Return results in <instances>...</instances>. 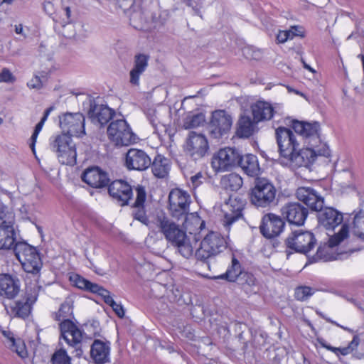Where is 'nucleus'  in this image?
I'll return each instance as SVG.
<instances>
[{
    "mask_svg": "<svg viewBox=\"0 0 364 364\" xmlns=\"http://www.w3.org/2000/svg\"><path fill=\"white\" fill-rule=\"evenodd\" d=\"M72 307L69 303L63 304L58 311L55 314V319L61 321L60 329L61 338L66 343L75 348V355L80 356L82 353L80 345L82 339V333L81 330L70 320L69 317L72 314Z\"/></svg>",
    "mask_w": 364,
    "mask_h": 364,
    "instance_id": "f257e3e1",
    "label": "nucleus"
},
{
    "mask_svg": "<svg viewBox=\"0 0 364 364\" xmlns=\"http://www.w3.org/2000/svg\"><path fill=\"white\" fill-rule=\"evenodd\" d=\"M348 235V227L343 225L341 230L329 239L328 244L321 245L314 256L315 261H331L336 259V256L333 252V248L340 244Z\"/></svg>",
    "mask_w": 364,
    "mask_h": 364,
    "instance_id": "ddd939ff",
    "label": "nucleus"
},
{
    "mask_svg": "<svg viewBox=\"0 0 364 364\" xmlns=\"http://www.w3.org/2000/svg\"><path fill=\"white\" fill-rule=\"evenodd\" d=\"M325 347L327 349H328L334 353H337L338 351L343 355H346L351 353V351L349 350L350 348H348V346L343 347V348H335V347H331V346H325Z\"/></svg>",
    "mask_w": 364,
    "mask_h": 364,
    "instance_id": "338daca9",
    "label": "nucleus"
},
{
    "mask_svg": "<svg viewBox=\"0 0 364 364\" xmlns=\"http://www.w3.org/2000/svg\"><path fill=\"white\" fill-rule=\"evenodd\" d=\"M53 364H71L70 358L63 349L57 350L52 356Z\"/></svg>",
    "mask_w": 364,
    "mask_h": 364,
    "instance_id": "3c124183",
    "label": "nucleus"
},
{
    "mask_svg": "<svg viewBox=\"0 0 364 364\" xmlns=\"http://www.w3.org/2000/svg\"><path fill=\"white\" fill-rule=\"evenodd\" d=\"M291 39L292 34L291 33L289 32V30L279 31L277 36V40L279 43H285L287 41Z\"/></svg>",
    "mask_w": 364,
    "mask_h": 364,
    "instance_id": "052dcab7",
    "label": "nucleus"
},
{
    "mask_svg": "<svg viewBox=\"0 0 364 364\" xmlns=\"http://www.w3.org/2000/svg\"><path fill=\"white\" fill-rule=\"evenodd\" d=\"M276 135L281 156L286 159L287 156L292 155V153L299 146L292 131L287 128L279 127L277 129Z\"/></svg>",
    "mask_w": 364,
    "mask_h": 364,
    "instance_id": "4468645a",
    "label": "nucleus"
},
{
    "mask_svg": "<svg viewBox=\"0 0 364 364\" xmlns=\"http://www.w3.org/2000/svg\"><path fill=\"white\" fill-rule=\"evenodd\" d=\"M0 79L1 82H12L15 80L14 76L10 72L8 68H3L1 72L0 73Z\"/></svg>",
    "mask_w": 364,
    "mask_h": 364,
    "instance_id": "bf43d9fd",
    "label": "nucleus"
},
{
    "mask_svg": "<svg viewBox=\"0 0 364 364\" xmlns=\"http://www.w3.org/2000/svg\"><path fill=\"white\" fill-rule=\"evenodd\" d=\"M191 196L180 188L171 190L168 195V209L175 218L183 217L189 211Z\"/></svg>",
    "mask_w": 364,
    "mask_h": 364,
    "instance_id": "9b49d317",
    "label": "nucleus"
},
{
    "mask_svg": "<svg viewBox=\"0 0 364 364\" xmlns=\"http://www.w3.org/2000/svg\"><path fill=\"white\" fill-rule=\"evenodd\" d=\"M112 115H87V119L99 128L102 127L110 119Z\"/></svg>",
    "mask_w": 364,
    "mask_h": 364,
    "instance_id": "5fc2aeb1",
    "label": "nucleus"
},
{
    "mask_svg": "<svg viewBox=\"0 0 364 364\" xmlns=\"http://www.w3.org/2000/svg\"><path fill=\"white\" fill-rule=\"evenodd\" d=\"M231 115H212L208 129L210 136L220 139L227 134L232 125Z\"/></svg>",
    "mask_w": 364,
    "mask_h": 364,
    "instance_id": "412c9836",
    "label": "nucleus"
},
{
    "mask_svg": "<svg viewBox=\"0 0 364 364\" xmlns=\"http://www.w3.org/2000/svg\"><path fill=\"white\" fill-rule=\"evenodd\" d=\"M353 233L364 240V212H360L355 215Z\"/></svg>",
    "mask_w": 364,
    "mask_h": 364,
    "instance_id": "a18cd8bd",
    "label": "nucleus"
},
{
    "mask_svg": "<svg viewBox=\"0 0 364 364\" xmlns=\"http://www.w3.org/2000/svg\"><path fill=\"white\" fill-rule=\"evenodd\" d=\"M252 114H273L272 105L263 100H258L250 105Z\"/></svg>",
    "mask_w": 364,
    "mask_h": 364,
    "instance_id": "c03bdc74",
    "label": "nucleus"
},
{
    "mask_svg": "<svg viewBox=\"0 0 364 364\" xmlns=\"http://www.w3.org/2000/svg\"><path fill=\"white\" fill-rule=\"evenodd\" d=\"M241 270V265L239 261L235 257H232L231 266L229 267L225 274L214 277L215 279H226L228 282H235L242 274Z\"/></svg>",
    "mask_w": 364,
    "mask_h": 364,
    "instance_id": "c9c22d12",
    "label": "nucleus"
},
{
    "mask_svg": "<svg viewBox=\"0 0 364 364\" xmlns=\"http://www.w3.org/2000/svg\"><path fill=\"white\" fill-rule=\"evenodd\" d=\"M289 32L292 34V39L299 36L301 38H304L305 36V31L302 26H293L289 29Z\"/></svg>",
    "mask_w": 364,
    "mask_h": 364,
    "instance_id": "680f3d73",
    "label": "nucleus"
},
{
    "mask_svg": "<svg viewBox=\"0 0 364 364\" xmlns=\"http://www.w3.org/2000/svg\"><path fill=\"white\" fill-rule=\"evenodd\" d=\"M183 217H185V220L183 224V228L190 234L195 233L196 231L202 229V227L204 225V221L195 213H187Z\"/></svg>",
    "mask_w": 364,
    "mask_h": 364,
    "instance_id": "58836bf2",
    "label": "nucleus"
},
{
    "mask_svg": "<svg viewBox=\"0 0 364 364\" xmlns=\"http://www.w3.org/2000/svg\"><path fill=\"white\" fill-rule=\"evenodd\" d=\"M260 233L269 240L273 238V214L267 213L262 219L259 226Z\"/></svg>",
    "mask_w": 364,
    "mask_h": 364,
    "instance_id": "79ce46f5",
    "label": "nucleus"
},
{
    "mask_svg": "<svg viewBox=\"0 0 364 364\" xmlns=\"http://www.w3.org/2000/svg\"><path fill=\"white\" fill-rule=\"evenodd\" d=\"M266 118L265 115H241L238 122L236 134L240 138H248L257 130V124L264 119H270L271 117Z\"/></svg>",
    "mask_w": 364,
    "mask_h": 364,
    "instance_id": "aec40b11",
    "label": "nucleus"
},
{
    "mask_svg": "<svg viewBox=\"0 0 364 364\" xmlns=\"http://www.w3.org/2000/svg\"><path fill=\"white\" fill-rule=\"evenodd\" d=\"M273 253V244L270 240L269 242L264 245L261 250V262L262 263L263 267L269 268L272 265V255Z\"/></svg>",
    "mask_w": 364,
    "mask_h": 364,
    "instance_id": "49530a36",
    "label": "nucleus"
},
{
    "mask_svg": "<svg viewBox=\"0 0 364 364\" xmlns=\"http://www.w3.org/2000/svg\"><path fill=\"white\" fill-rule=\"evenodd\" d=\"M296 198L311 210L318 211L323 208L324 199L311 187H299L296 192Z\"/></svg>",
    "mask_w": 364,
    "mask_h": 364,
    "instance_id": "6ab92c4d",
    "label": "nucleus"
},
{
    "mask_svg": "<svg viewBox=\"0 0 364 364\" xmlns=\"http://www.w3.org/2000/svg\"><path fill=\"white\" fill-rule=\"evenodd\" d=\"M250 201L257 207L266 208L273 202V184L265 178H257L250 192Z\"/></svg>",
    "mask_w": 364,
    "mask_h": 364,
    "instance_id": "423d86ee",
    "label": "nucleus"
},
{
    "mask_svg": "<svg viewBox=\"0 0 364 364\" xmlns=\"http://www.w3.org/2000/svg\"><path fill=\"white\" fill-rule=\"evenodd\" d=\"M318 223L326 229H334L343 221V215L333 208H325L318 210Z\"/></svg>",
    "mask_w": 364,
    "mask_h": 364,
    "instance_id": "bb28decb",
    "label": "nucleus"
},
{
    "mask_svg": "<svg viewBox=\"0 0 364 364\" xmlns=\"http://www.w3.org/2000/svg\"><path fill=\"white\" fill-rule=\"evenodd\" d=\"M82 180L96 188L105 187L109 182L107 173L98 167L87 168L82 175Z\"/></svg>",
    "mask_w": 364,
    "mask_h": 364,
    "instance_id": "b1692460",
    "label": "nucleus"
},
{
    "mask_svg": "<svg viewBox=\"0 0 364 364\" xmlns=\"http://www.w3.org/2000/svg\"><path fill=\"white\" fill-rule=\"evenodd\" d=\"M177 247L178 252L185 258H189L193 255V247L190 238L186 234V232L177 238L176 241L171 243Z\"/></svg>",
    "mask_w": 364,
    "mask_h": 364,
    "instance_id": "4c0bfd02",
    "label": "nucleus"
},
{
    "mask_svg": "<svg viewBox=\"0 0 364 364\" xmlns=\"http://www.w3.org/2000/svg\"><path fill=\"white\" fill-rule=\"evenodd\" d=\"M136 199L134 203V206L138 208V209L133 213L134 217L136 220L140 221L143 224L153 228L154 225L152 222H149L145 211L143 208L144 203L146 198V193L143 186H138L135 188Z\"/></svg>",
    "mask_w": 364,
    "mask_h": 364,
    "instance_id": "c85d7f7f",
    "label": "nucleus"
},
{
    "mask_svg": "<svg viewBox=\"0 0 364 364\" xmlns=\"http://www.w3.org/2000/svg\"><path fill=\"white\" fill-rule=\"evenodd\" d=\"M70 281L73 284L79 289H85L91 291L92 289V286L95 285V283H92L90 281L85 279L78 274H75L70 277Z\"/></svg>",
    "mask_w": 364,
    "mask_h": 364,
    "instance_id": "8fccbe9b",
    "label": "nucleus"
},
{
    "mask_svg": "<svg viewBox=\"0 0 364 364\" xmlns=\"http://www.w3.org/2000/svg\"><path fill=\"white\" fill-rule=\"evenodd\" d=\"M315 290L307 286L297 287L294 290V296L298 301H306L311 296Z\"/></svg>",
    "mask_w": 364,
    "mask_h": 364,
    "instance_id": "09e8293b",
    "label": "nucleus"
},
{
    "mask_svg": "<svg viewBox=\"0 0 364 364\" xmlns=\"http://www.w3.org/2000/svg\"><path fill=\"white\" fill-rule=\"evenodd\" d=\"M244 205V201L237 196H230L223 205V225L227 229L242 215Z\"/></svg>",
    "mask_w": 364,
    "mask_h": 364,
    "instance_id": "2eb2a0df",
    "label": "nucleus"
},
{
    "mask_svg": "<svg viewBox=\"0 0 364 364\" xmlns=\"http://www.w3.org/2000/svg\"><path fill=\"white\" fill-rule=\"evenodd\" d=\"M151 170L154 176L158 178H164L170 170V161L168 159L158 155L154 160Z\"/></svg>",
    "mask_w": 364,
    "mask_h": 364,
    "instance_id": "e433bc0d",
    "label": "nucleus"
},
{
    "mask_svg": "<svg viewBox=\"0 0 364 364\" xmlns=\"http://www.w3.org/2000/svg\"><path fill=\"white\" fill-rule=\"evenodd\" d=\"M240 161V154L234 149H220L211 159V166L216 172L227 171L236 166Z\"/></svg>",
    "mask_w": 364,
    "mask_h": 364,
    "instance_id": "6e6552de",
    "label": "nucleus"
},
{
    "mask_svg": "<svg viewBox=\"0 0 364 364\" xmlns=\"http://www.w3.org/2000/svg\"><path fill=\"white\" fill-rule=\"evenodd\" d=\"M71 93L75 96L82 95L85 97L82 101V111L86 114H116L114 109L109 107L105 103L103 98L100 97H92L89 95L77 94L73 91Z\"/></svg>",
    "mask_w": 364,
    "mask_h": 364,
    "instance_id": "f3484780",
    "label": "nucleus"
},
{
    "mask_svg": "<svg viewBox=\"0 0 364 364\" xmlns=\"http://www.w3.org/2000/svg\"><path fill=\"white\" fill-rule=\"evenodd\" d=\"M274 237L282 232L285 223L279 217L274 215Z\"/></svg>",
    "mask_w": 364,
    "mask_h": 364,
    "instance_id": "0e129e2a",
    "label": "nucleus"
},
{
    "mask_svg": "<svg viewBox=\"0 0 364 364\" xmlns=\"http://www.w3.org/2000/svg\"><path fill=\"white\" fill-rule=\"evenodd\" d=\"M187 6L191 7L196 14L202 18L200 9L203 6V0H185Z\"/></svg>",
    "mask_w": 364,
    "mask_h": 364,
    "instance_id": "13d9d810",
    "label": "nucleus"
},
{
    "mask_svg": "<svg viewBox=\"0 0 364 364\" xmlns=\"http://www.w3.org/2000/svg\"><path fill=\"white\" fill-rule=\"evenodd\" d=\"M83 115H60L59 117L60 127L63 134L74 136H81L84 134Z\"/></svg>",
    "mask_w": 364,
    "mask_h": 364,
    "instance_id": "dca6fc26",
    "label": "nucleus"
},
{
    "mask_svg": "<svg viewBox=\"0 0 364 364\" xmlns=\"http://www.w3.org/2000/svg\"><path fill=\"white\" fill-rule=\"evenodd\" d=\"M128 126L124 119H117L112 122L107 128L109 138L114 142L115 138H118Z\"/></svg>",
    "mask_w": 364,
    "mask_h": 364,
    "instance_id": "a19ab883",
    "label": "nucleus"
},
{
    "mask_svg": "<svg viewBox=\"0 0 364 364\" xmlns=\"http://www.w3.org/2000/svg\"><path fill=\"white\" fill-rule=\"evenodd\" d=\"M71 135L63 134L55 137L51 144L56 152L58 161L62 164L73 166L76 164V151Z\"/></svg>",
    "mask_w": 364,
    "mask_h": 364,
    "instance_id": "39448f33",
    "label": "nucleus"
},
{
    "mask_svg": "<svg viewBox=\"0 0 364 364\" xmlns=\"http://www.w3.org/2000/svg\"><path fill=\"white\" fill-rule=\"evenodd\" d=\"M318 156L328 157L330 156V150L326 147H324L322 150L304 148L300 149L298 152L294 151L292 155L287 156L286 159L294 166L306 167L312 164Z\"/></svg>",
    "mask_w": 364,
    "mask_h": 364,
    "instance_id": "f8f14e48",
    "label": "nucleus"
},
{
    "mask_svg": "<svg viewBox=\"0 0 364 364\" xmlns=\"http://www.w3.org/2000/svg\"><path fill=\"white\" fill-rule=\"evenodd\" d=\"M149 56L145 54H137L134 56V66L129 72V82L132 85H139V77L148 67Z\"/></svg>",
    "mask_w": 364,
    "mask_h": 364,
    "instance_id": "7c9ffc66",
    "label": "nucleus"
},
{
    "mask_svg": "<svg viewBox=\"0 0 364 364\" xmlns=\"http://www.w3.org/2000/svg\"><path fill=\"white\" fill-rule=\"evenodd\" d=\"M109 346L100 340H95L91 347V356L97 363H104L108 360Z\"/></svg>",
    "mask_w": 364,
    "mask_h": 364,
    "instance_id": "72a5a7b5",
    "label": "nucleus"
},
{
    "mask_svg": "<svg viewBox=\"0 0 364 364\" xmlns=\"http://www.w3.org/2000/svg\"><path fill=\"white\" fill-rule=\"evenodd\" d=\"M130 24L137 30H146L151 28L149 13L146 9L142 7V4L139 8L135 7L129 11Z\"/></svg>",
    "mask_w": 364,
    "mask_h": 364,
    "instance_id": "c756f323",
    "label": "nucleus"
},
{
    "mask_svg": "<svg viewBox=\"0 0 364 364\" xmlns=\"http://www.w3.org/2000/svg\"><path fill=\"white\" fill-rule=\"evenodd\" d=\"M41 287L36 282L26 284L24 296L19 300L4 304L6 310L11 316L26 318L31 311L32 306L37 301Z\"/></svg>",
    "mask_w": 364,
    "mask_h": 364,
    "instance_id": "f03ea898",
    "label": "nucleus"
},
{
    "mask_svg": "<svg viewBox=\"0 0 364 364\" xmlns=\"http://www.w3.org/2000/svg\"><path fill=\"white\" fill-rule=\"evenodd\" d=\"M16 257L23 269L28 273H37L41 268V260L36 249L25 242H17L14 247Z\"/></svg>",
    "mask_w": 364,
    "mask_h": 364,
    "instance_id": "20e7f679",
    "label": "nucleus"
},
{
    "mask_svg": "<svg viewBox=\"0 0 364 364\" xmlns=\"http://www.w3.org/2000/svg\"><path fill=\"white\" fill-rule=\"evenodd\" d=\"M237 165H240L245 173L250 176H257L260 173L257 158L253 154L240 156V161Z\"/></svg>",
    "mask_w": 364,
    "mask_h": 364,
    "instance_id": "473e14b6",
    "label": "nucleus"
},
{
    "mask_svg": "<svg viewBox=\"0 0 364 364\" xmlns=\"http://www.w3.org/2000/svg\"><path fill=\"white\" fill-rule=\"evenodd\" d=\"M14 222H5L0 224V250H11L16 244V234Z\"/></svg>",
    "mask_w": 364,
    "mask_h": 364,
    "instance_id": "cd10ccee",
    "label": "nucleus"
},
{
    "mask_svg": "<svg viewBox=\"0 0 364 364\" xmlns=\"http://www.w3.org/2000/svg\"><path fill=\"white\" fill-rule=\"evenodd\" d=\"M227 248L225 239L218 232H210L200 242V247L196 251L198 260L204 262L209 268L206 260L219 255Z\"/></svg>",
    "mask_w": 364,
    "mask_h": 364,
    "instance_id": "7ed1b4c3",
    "label": "nucleus"
},
{
    "mask_svg": "<svg viewBox=\"0 0 364 364\" xmlns=\"http://www.w3.org/2000/svg\"><path fill=\"white\" fill-rule=\"evenodd\" d=\"M47 117H48V115H44L41 118V121L36 125L34 132L30 139V140H31L30 147L34 154L36 153L35 144H36V142L37 140L38 135L40 133V132L41 131V129L45 124V122L47 120Z\"/></svg>",
    "mask_w": 364,
    "mask_h": 364,
    "instance_id": "603ef678",
    "label": "nucleus"
},
{
    "mask_svg": "<svg viewBox=\"0 0 364 364\" xmlns=\"http://www.w3.org/2000/svg\"><path fill=\"white\" fill-rule=\"evenodd\" d=\"M7 221L14 222V215L6 206L0 203V224H4Z\"/></svg>",
    "mask_w": 364,
    "mask_h": 364,
    "instance_id": "6e6d98bb",
    "label": "nucleus"
},
{
    "mask_svg": "<svg viewBox=\"0 0 364 364\" xmlns=\"http://www.w3.org/2000/svg\"><path fill=\"white\" fill-rule=\"evenodd\" d=\"M154 227L157 228L164 237L171 243L177 240L185 232L179 225L164 213H159L152 221Z\"/></svg>",
    "mask_w": 364,
    "mask_h": 364,
    "instance_id": "1a4fd4ad",
    "label": "nucleus"
},
{
    "mask_svg": "<svg viewBox=\"0 0 364 364\" xmlns=\"http://www.w3.org/2000/svg\"><path fill=\"white\" fill-rule=\"evenodd\" d=\"M142 0H118L119 6L124 11H129L135 7L139 8Z\"/></svg>",
    "mask_w": 364,
    "mask_h": 364,
    "instance_id": "864d4df0",
    "label": "nucleus"
},
{
    "mask_svg": "<svg viewBox=\"0 0 364 364\" xmlns=\"http://www.w3.org/2000/svg\"><path fill=\"white\" fill-rule=\"evenodd\" d=\"M178 116L176 119V129L181 128L184 129H195L202 127L205 123V115H175Z\"/></svg>",
    "mask_w": 364,
    "mask_h": 364,
    "instance_id": "2f4dec72",
    "label": "nucleus"
},
{
    "mask_svg": "<svg viewBox=\"0 0 364 364\" xmlns=\"http://www.w3.org/2000/svg\"><path fill=\"white\" fill-rule=\"evenodd\" d=\"M138 140V137L134 134L130 127L128 126L118 138H115L114 143L117 146H128L135 143Z\"/></svg>",
    "mask_w": 364,
    "mask_h": 364,
    "instance_id": "37998d69",
    "label": "nucleus"
},
{
    "mask_svg": "<svg viewBox=\"0 0 364 364\" xmlns=\"http://www.w3.org/2000/svg\"><path fill=\"white\" fill-rule=\"evenodd\" d=\"M28 86L31 88L40 89L43 87V82L38 76H35L28 82Z\"/></svg>",
    "mask_w": 364,
    "mask_h": 364,
    "instance_id": "69168bd1",
    "label": "nucleus"
},
{
    "mask_svg": "<svg viewBox=\"0 0 364 364\" xmlns=\"http://www.w3.org/2000/svg\"><path fill=\"white\" fill-rule=\"evenodd\" d=\"M108 191L113 198L121 202L122 205L128 204L133 196L131 186L122 180H117L111 183Z\"/></svg>",
    "mask_w": 364,
    "mask_h": 364,
    "instance_id": "5701e85b",
    "label": "nucleus"
},
{
    "mask_svg": "<svg viewBox=\"0 0 364 364\" xmlns=\"http://www.w3.org/2000/svg\"><path fill=\"white\" fill-rule=\"evenodd\" d=\"M185 154L193 160L202 159L209 149L206 136L200 133L191 132L187 136L183 146Z\"/></svg>",
    "mask_w": 364,
    "mask_h": 364,
    "instance_id": "0eeeda50",
    "label": "nucleus"
},
{
    "mask_svg": "<svg viewBox=\"0 0 364 364\" xmlns=\"http://www.w3.org/2000/svg\"><path fill=\"white\" fill-rule=\"evenodd\" d=\"M151 164L150 157L141 149H130L126 154L125 166L129 170L144 171Z\"/></svg>",
    "mask_w": 364,
    "mask_h": 364,
    "instance_id": "a211bd4d",
    "label": "nucleus"
},
{
    "mask_svg": "<svg viewBox=\"0 0 364 364\" xmlns=\"http://www.w3.org/2000/svg\"><path fill=\"white\" fill-rule=\"evenodd\" d=\"M20 291L19 280L9 274H0V296L12 299Z\"/></svg>",
    "mask_w": 364,
    "mask_h": 364,
    "instance_id": "a878e982",
    "label": "nucleus"
},
{
    "mask_svg": "<svg viewBox=\"0 0 364 364\" xmlns=\"http://www.w3.org/2000/svg\"><path fill=\"white\" fill-rule=\"evenodd\" d=\"M112 309L119 318L124 316V310L121 304L115 302L112 306Z\"/></svg>",
    "mask_w": 364,
    "mask_h": 364,
    "instance_id": "774afa93",
    "label": "nucleus"
},
{
    "mask_svg": "<svg viewBox=\"0 0 364 364\" xmlns=\"http://www.w3.org/2000/svg\"><path fill=\"white\" fill-rule=\"evenodd\" d=\"M316 239L309 231L298 230L286 240L287 247L295 252L306 254L315 246Z\"/></svg>",
    "mask_w": 364,
    "mask_h": 364,
    "instance_id": "9d476101",
    "label": "nucleus"
},
{
    "mask_svg": "<svg viewBox=\"0 0 364 364\" xmlns=\"http://www.w3.org/2000/svg\"><path fill=\"white\" fill-rule=\"evenodd\" d=\"M92 289H91V292L98 294L103 298V299L106 298L107 296H110V292L109 291H107V289H104L103 287L97 284L92 285Z\"/></svg>",
    "mask_w": 364,
    "mask_h": 364,
    "instance_id": "e2e57ef3",
    "label": "nucleus"
},
{
    "mask_svg": "<svg viewBox=\"0 0 364 364\" xmlns=\"http://www.w3.org/2000/svg\"><path fill=\"white\" fill-rule=\"evenodd\" d=\"M149 121L159 134L170 136L176 129V119L173 122L172 115H150Z\"/></svg>",
    "mask_w": 364,
    "mask_h": 364,
    "instance_id": "393cba45",
    "label": "nucleus"
},
{
    "mask_svg": "<svg viewBox=\"0 0 364 364\" xmlns=\"http://www.w3.org/2000/svg\"><path fill=\"white\" fill-rule=\"evenodd\" d=\"M282 215L286 218L289 223L296 225H302L308 215V210L298 203H291L284 205L282 210Z\"/></svg>",
    "mask_w": 364,
    "mask_h": 364,
    "instance_id": "4be33fe9",
    "label": "nucleus"
},
{
    "mask_svg": "<svg viewBox=\"0 0 364 364\" xmlns=\"http://www.w3.org/2000/svg\"><path fill=\"white\" fill-rule=\"evenodd\" d=\"M239 284L242 287H252L255 284L256 279L255 277L250 273L243 272L241 276L237 279Z\"/></svg>",
    "mask_w": 364,
    "mask_h": 364,
    "instance_id": "4d7b16f0",
    "label": "nucleus"
},
{
    "mask_svg": "<svg viewBox=\"0 0 364 364\" xmlns=\"http://www.w3.org/2000/svg\"><path fill=\"white\" fill-rule=\"evenodd\" d=\"M292 128L297 134L304 137L316 135L319 129L318 122H307L295 120L293 122Z\"/></svg>",
    "mask_w": 364,
    "mask_h": 364,
    "instance_id": "f704fd0d",
    "label": "nucleus"
},
{
    "mask_svg": "<svg viewBox=\"0 0 364 364\" xmlns=\"http://www.w3.org/2000/svg\"><path fill=\"white\" fill-rule=\"evenodd\" d=\"M9 347L15 351L18 356L23 358L27 355V350L23 341L21 339H15L14 337L9 338Z\"/></svg>",
    "mask_w": 364,
    "mask_h": 364,
    "instance_id": "de8ad7c7",
    "label": "nucleus"
},
{
    "mask_svg": "<svg viewBox=\"0 0 364 364\" xmlns=\"http://www.w3.org/2000/svg\"><path fill=\"white\" fill-rule=\"evenodd\" d=\"M243 183L242 178L237 173H232L224 176L221 179L222 186L226 189L232 191L239 190Z\"/></svg>",
    "mask_w": 364,
    "mask_h": 364,
    "instance_id": "ea45409f",
    "label": "nucleus"
}]
</instances>
